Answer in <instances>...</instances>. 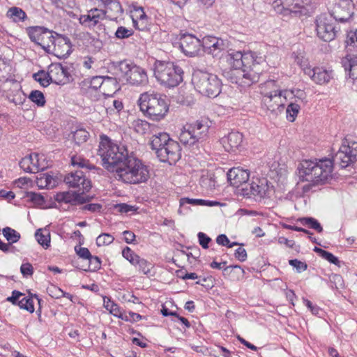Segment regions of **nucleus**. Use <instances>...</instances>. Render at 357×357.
I'll use <instances>...</instances> for the list:
<instances>
[{
    "label": "nucleus",
    "mask_w": 357,
    "mask_h": 357,
    "mask_svg": "<svg viewBox=\"0 0 357 357\" xmlns=\"http://www.w3.org/2000/svg\"><path fill=\"white\" fill-rule=\"evenodd\" d=\"M123 257L127 259L132 265L135 266V262L139 259V256L137 255L133 250L129 247L126 246L122 250Z\"/></svg>",
    "instance_id": "49"
},
{
    "label": "nucleus",
    "mask_w": 357,
    "mask_h": 357,
    "mask_svg": "<svg viewBox=\"0 0 357 357\" xmlns=\"http://www.w3.org/2000/svg\"><path fill=\"white\" fill-rule=\"evenodd\" d=\"M305 73L309 75L314 82L319 84L328 83L332 77L331 71H328L320 67L305 68Z\"/></svg>",
    "instance_id": "24"
},
{
    "label": "nucleus",
    "mask_w": 357,
    "mask_h": 357,
    "mask_svg": "<svg viewBox=\"0 0 357 357\" xmlns=\"http://www.w3.org/2000/svg\"><path fill=\"white\" fill-rule=\"evenodd\" d=\"M35 236L38 243L45 249L50 246V234L48 230L38 229L35 233Z\"/></svg>",
    "instance_id": "35"
},
{
    "label": "nucleus",
    "mask_w": 357,
    "mask_h": 357,
    "mask_svg": "<svg viewBox=\"0 0 357 357\" xmlns=\"http://www.w3.org/2000/svg\"><path fill=\"white\" fill-rule=\"evenodd\" d=\"M6 17L15 23L23 22L28 18L26 13L21 8L17 6L8 8Z\"/></svg>",
    "instance_id": "29"
},
{
    "label": "nucleus",
    "mask_w": 357,
    "mask_h": 357,
    "mask_svg": "<svg viewBox=\"0 0 357 357\" xmlns=\"http://www.w3.org/2000/svg\"><path fill=\"white\" fill-rule=\"evenodd\" d=\"M36 155H29V156L23 158L19 163L20 168L26 172L35 173L31 162L34 159H36Z\"/></svg>",
    "instance_id": "41"
},
{
    "label": "nucleus",
    "mask_w": 357,
    "mask_h": 357,
    "mask_svg": "<svg viewBox=\"0 0 357 357\" xmlns=\"http://www.w3.org/2000/svg\"><path fill=\"white\" fill-rule=\"evenodd\" d=\"M132 23L134 27L139 31H145L150 29L151 23L149 19L133 20Z\"/></svg>",
    "instance_id": "58"
},
{
    "label": "nucleus",
    "mask_w": 357,
    "mask_h": 357,
    "mask_svg": "<svg viewBox=\"0 0 357 357\" xmlns=\"http://www.w3.org/2000/svg\"><path fill=\"white\" fill-rule=\"evenodd\" d=\"M102 166L126 183H145L150 177L149 167L125 146H119L105 135L100 136L98 150Z\"/></svg>",
    "instance_id": "1"
},
{
    "label": "nucleus",
    "mask_w": 357,
    "mask_h": 357,
    "mask_svg": "<svg viewBox=\"0 0 357 357\" xmlns=\"http://www.w3.org/2000/svg\"><path fill=\"white\" fill-rule=\"evenodd\" d=\"M120 89V85L116 78L112 77H104L102 89L101 92L107 96H112Z\"/></svg>",
    "instance_id": "27"
},
{
    "label": "nucleus",
    "mask_w": 357,
    "mask_h": 357,
    "mask_svg": "<svg viewBox=\"0 0 357 357\" xmlns=\"http://www.w3.org/2000/svg\"><path fill=\"white\" fill-rule=\"evenodd\" d=\"M72 52V43L70 38L62 34L56 33V38L47 50V53L52 54L59 59L68 57Z\"/></svg>",
    "instance_id": "14"
},
{
    "label": "nucleus",
    "mask_w": 357,
    "mask_h": 357,
    "mask_svg": "<svg viewBox=\"0 0 357 357\" xmlns=\"http://www.w3.org/2000/svg\"><path fill=\"white\" fill-rule=\"evenodd\" d=\"M172 140L169 136V135L166 132H160L158 135H155L152 137V139L151 141V146L153 150L155 151L159 149L162 148L165 144H167V142Z\"/></svg>",
    "instance_id": "31"
},
{
    "label": "nucleus",
    "mask_w": 357,
    "mask_h": 357,
    "mask_svg": "<svg viewBox=\"0 0 357 357\" xmlns=\"http://www.w3.org/2000/svg\"><path fill=\"white\" fill-rule=\"evenodd\" d=\"M313 251L317 253L323 259L329 261L330 263L335 264L338 267L341 266V261L337 257L333 255L331 252H329L318 247H314Z\"/></svg>",
    "instance_id": "37"
},
{
    "label": "nucleus",
    "mask_w": 357,
    "mask_h": 357,
    "mask_svg": "<svg viewBox=\"0 0 357 357\" xmlns=\"http://www.w3.org/2000/svg\"><path fill=\"white\" fill-rule=\"evenodd\" d=\"M70 68L67 65H63L59 63H53L48 67L47 77L57 85H64L73 80L70 73Z\"/></svg>",
    "instance_id": "13"
},
{
    "label": "nucleus",
    "mask_w": 357,
    "mask_h": 357,
    "mask_svg": "<svg viewBox=\"0 0 357 357\" xmlns=\"http://www.w3.org/2000/svg\"><path fill=\"white\" fill-rule=\"evenodd\" d=\"M114 240V238L109 234L102 233L96 238V245L98 247L108 245Z\"/></svg>",
    "instance_id": "51"
},
{
    "label": "nucleus",
    "mask_w": 357,
    "mask_h": 357,
    "mask_svg": "<svg viewBox=\"0 0 357 357\" xmlns=\"http://www.w3.org/2000/svg\"><path fill=\"white\" fill-rule=\"evenodd\" d=\"M112 66L128 84L132 86H145L149 82L146 70L130 60L114 61Z\"/></svg>",
    "instance_id": "6"
},
{
    "label": "nucleus",
    "mask_w": 357,
    "mask_h": 357,
    "mask_svg": "<svg viewBox=\"0 0 357 357\" xmlns=\"http://www.w3.org/2000/svg\"><path fill=\"white\" fill-rule=\"evenodd\" d=\"M199 245L204 248L207 249L209 247V243L211 242V238L203 232H199L197 234Z\"/></svg>",
    "instance_id": "60"
},
{
    "label": "nucleus",
    "mask_w": 357,
    "mask_h": 357,
    "mask_svg": "<svg viewBox=\"0 0 357 357\" xmlns=\"http://www.w3.org/2000/svg\"><path fill=\"white\" fill-rule=\"evenodd\" d=\"M227 180L231 185L237 188V193L240 188H244L249 180L250 174L248 170L240 167H233L230 169L227 174Z\"/></svg>",
    "instance_id": "20"
},
{
    "label": "nucleus",
    "mask_w": 357,
    "mask_h": 357,
    "mask_svg": "<svg viewBox=\"0 0 357 357\" xmlns=\"http://www.w3.org/2000/svg\"><path fill=\"white\" fill-rule=\"evenodd\" d=\"M331 160L333 165H337L342 169L354 164L357 160V142L344 141Z\"/></svg>",
    "instance_id": "10"
},
{
    "label": "nucleus",
    "mask_w": 357,
    "mask_h": 357,
    "mask_svg": "<svg viewBox=\"0 0 357 357\" xmlns=\"http://www.w3.org/2000/svg\"><path fill=\"white\" fill-rule=\"evenodd\" d=\"M135 130L139 134H145L150 128V124L145 120L137 119L133 122Z\"/></svg>",
    "instance_id": "46"
},
{
    "label": "nucleus",
    "mask_w": 357,
    "mask_h": 357,
    "mask_svg": "<svg viewBox=\"0 0 357 357\" xmlns=\"http://www.w3.org/2000/svg\"><path fill=\"white\" fill-rule=\"evenodd\" d=\"M2 233L6 240L11 244L17 243L21 237L19 232L9 227L3 228Z\"/></svg>",
    "instance_id": "39"
},
{
    "label": "nucleus",
    "mask_w": 357,
    "mask_h": 357,
    "mask_svg": "<svg viewBox=\"0 0 357 357\" xmlns=\"http://www.w3.org/2000/svg\"><path fill=\"white\" fill-rule=\"evenodd\" d=\"M231 66L232 73L236 76L235 82L243 86H250L259 82L265 66V59L256 52L242 53L232 51L226 56Z\"/></svg>",
    "instance_id": "2"
},
{
    "label": "nucleus",
    "mask_w": 357,
    "mask_h": 357,
    "mask_svg": "<svg viewBox=\"0 0 357 357\" xmlns=\"http://www.w3.org/2000/svg\"><path fill=\"white\" fill-rule=\"evenodd\" d=\"M26 197L36 205L41 206L45 204V201L43 195L34 192H27Z\"/></svg>",
    "instance_id": "53"
},
{
    "label": "nucleus",
    "mask_w": 357,
    "mask_h": 357,
    "mask_svg": "<svg viewBox=\"0 0 357 357\" xmlns=\"http://www.w3.org/2000/svg\"><path fill=\"white\" fill-rule=\"evenodd\" d=\"M56 32L46 29L42 37H40L38 45L47 52V50L50 49L53 43V40L56 38Z\"/></svg>",
    "instance_id": "32"
},
{
    "label": "nucleus",
    "mask_w": 357,
    "mask_h": 357,
    "mask_svg": "<svg viewBox=\"0 0 357 357\" xmlns=\"http://www.w3.org/2000/svg\"><path fill=\"white\" fill-rule=\"evenodd\" d=\"M98 8H102L108 13V19L116 20L123 13V9L119 0H89Z\"/></svg>",
    "instance_id": "17"
},
{
    "label": "nucleus",
    "mask_w": 357,
    "mask_h": 357,
    "mask_svg": "<svg viewBox=\"0 0 357 357\" xmlns=\"http://www.w3.org/2000/svg\"><path fill=\"white\" fill-rule=\"evenodd\" d=\"M192 83L197 91L208 98H215L221 92L222 82L217 75L202 70L192 74Z\"/></svg>",
    "instance_id": "7"
},
{
    "label": "nucleus",
    "mask_w": 357,
    "mask_h": 357,
    "mask_svg": "<svg viewBox=\"0 0 357 357\" xmlns=\"http://www.w3.org/2000/svg\"><path fill=\"white\" fill-rule=\"evenodd\" d=\"M330 287L332 289H340L344 287V280L339 274H331L329 277Z\"/></svg>",
    "instance_id": "50"
},
{
    "label": "nucleus",
    "mask_w": 357,
    "mask_h": 357,
    "mask_svg": "<svg viewBox=\"0 0 357 357\" xmlns=\"http://www.w3.org/2000/svg\"><path fill=\"white\" fill-rule=\"evenodd\" d=\"M135 266H138L139 271L145 275L150 273L151 270L153 268V265L151 262L140 257L135 262Z\"/></svg>",
    "instance_id": "47"
},
{
    "label": "nucleus",
    "mask_w": 357,
    "mask_h": 357,
    "mask_svg": "<svg viewBox=\"0 0 357 357\" xmlns=\"http://www.w3.org/2000/svg\"><path fill=\"white\" fill-rule=\"evenodd\" d=\"M297 222L303 226H307L310 229H314L316 231L321 233L323 231V227L319 221L312 217L299 218Z\"/></svg>",
    "instance_id": "34"
},
{
    "label": "nucleus",
    "mask_w": 357,
    "mask_h": 357,
    "mask_svg": "<svg viewBox=\"0 0 357 357\" xmlns=\"http://www.w3.org/2000/svg\"><path fill=\"white\" fill-rule=\"evenodd\" d=\"M345 71H349V76L352 79H357V56H347L342 61Z\"/></svg>",
    "instance_id": "28"
},
{
    "label": "nucleus",
    "mask_w": 357,
    "mask_h": 357,
    "mask_svg": "<svg viewBox=\"0 0 357 357\" xmlns=\"http://www.w3.org/2000/svg\"><path fill=\"white\" fill-rule=\"evenodd\" d=\"M86 192H84L83 190L76 192L75 198V206L77 204H83L87 202H89L92 199L89 195H84Z\"/></svg>",
    "instance_id": "59"
},
{
    "label": "nucleus",
    "mask_w": 357,
    "mask_h": 357,
    "mask_svg": "<svg viewBox=\"0 0 357 357\" xmlns=\"http://www.w3.org/2000/svg\"><path fill=\"white\" fill-rule=\"evenodd\" d=\"M179 44L181 51L188 56H196L202 45L199 38L188 33L181 36Z\"/></svg>",
    "instance_id": "19"
},
{
    "label": "nucleus",
    "mask_w": 357,
    "mask_h": 357,
    "mask_svg": "<svg viewBox=\"0 0 357 357\" xmlns=\"http://www.w3.org/2000/svg\"><path fill=\"white\" fill-rule=\"evenodd\" d=\"M33 77L44 87L49 86L50 83H52V81H50L49 77H47V72L45 73L44 70H40L34 73Z\"/></svg>",
    "instance_id": "48"
},
{
    "label": "nucleus",
    "mask_w": 357,
    "mask_h": 357,
    "mask_svg": "<svg viewBox=\"0 0 357 357\" xmlns=\"http://www.w3.org/2000/svg\"><path fill=\"white\" fill-rule=\"evenodd\" d=\"M162 148L155 151L157 157L162 162L175 165L181 158V148L178 142L174 139L165 144Z\"/></svg>",
    "instance_id": "12"
},
{
    "label": "nucleus",
    "mask_w": 357,
    "mask_h": 357,
    "mask_svg": "<svg viewBox=\"0 0 357 357\" xmlns=\"http://www.w3.org/2000/svg\"><path fill=\"white\" fill-rule=\"evenodd\" d=\"M21 273L24 277L31 276L33 273V266L30 263H24L20 267Z\"/></svg>",
    "instance_id": "63"
},
{
    "label": "nucleus",
    "mask_w": 357,
    "mask_h": 357,
    "mask_svg": "<svg viewBox=\"0 0 357 357\" xmlns=\"http://www.w3.org/2000/svg\"><path fill=\"white\" fill-rule=\"evenodd\" d=\"M75 251L76 254L83 259H88L89 257H91V254L89 250L87 248L75 246Z\"/></svg>",
    "instance_id": "61"
},
{
    "label": "nucleus",
    "mask_w": 357,
    "mask_h": 357,
    "mask_svg": "<svg viewBox=\"0 0 357 357\" xmlns=\"http://www.w3.org/2000/svg\"><path fill=\"white\" fill-rule=\"evenodd\" d=\"M316 26L318 37L325 42L334 40L340 30L333 17L326 14H321L317 17Z\"/></svg>",
    "instance_id": "11"
},
{
    "label": "nucleus",
    "mask_w": 357,
    "mask_h": 357,
    "mask_svg": "<svg viewBox=\"0 0 357 357\" xmlns=\"http://www.w3.org/2000/svg\"><path fill=\"white\" fill-rule=\"evenodd\" d=\"M47 293L53 298L59 299L63 297V291L59 287L50 284L47 288Z\"/></svg>",
    "instance_id": "56"
},
{
    "label": "nucleus",
    "mask_w": 357,
    "mask_h": 357,
    "mask_svg": "<svg viewBox=\"0 0 357 357\" xmlns=\"http://www.w3.org/2000/svg\"><path fill=\"white\" fill-rule=\"evenodd\" d=\"M273 7L275 11L283 16H289L294 15L296 17H301L306 15L308 10L307 8L299 3H295L290 8H284L282 6L281 0H275L273 3Z\"/></svg>",
    "instance_id": "21"
},
{
    "label": "nucleus",
    "mask_w": 357,
    "mask_h": 357,
    "mask_svg": "<svg viewBox=\"0 0 357 357\" xmlns=\"http://www.w3.org/2000/svg\"><path fill=\"white\" fill-rule=\"evenodd\" d=\"M214 41L215 43L211 45L213 46L209 50H204V52L215 57L220 55V53L225 49L227 45L224 40L219 38H212V42Z\"/></svg>",
    "instance_id": "33"
},
{
    "label": "nucleus",
    "mask_w": 357,
    "mask_h": 357,
    "mask_svg": "<svg viewBox=\"0 0 357 357\" xmlns=\"http://www.w3.org/2000/svg\"><path fill=\"white\" fill-rule=\"evenodd\" d=\"M89 133L85 129H77L73 132V139L75 143L80 144L87 141Z\"/></svg>",
    "instance_id": "44"
},
{
    "label": "nucleus",
    "mask_w": 357,
    "mask_h": 357,
    "mask_svg": "<svg viewBox=\"0 0 357 357\" xmlns=\"http://www.w3.org/2000/svg\"><path fill=\"white\" fill-rule=\"evenodd\" d=\"M76 192L66 191L60 192L56 194L54 199L57 202H63L66 204H70L75 206V198Z\"/></svg>",
    "instance_id": "36"
},
{
    "label": "nucleus",
    "mask_w": 357,
    "mask_h": 357,
    "mask_svg": "<svg viewBox=\"0 0 357 357\" xmlns=\"http://www.w3.org/2000/svg\"><path fill=\"white\" fill-rule=\"evenodd\" d=\"M287 91L275 89L264 95L262 98L263 106L271 113L278 114L284 109V104L282 102L281 97L285 96Z\"/></svg>",
    "instance_id": "16"
},
{
    "label": "nucleus",
    "mask_w": 357,
    "mask_h": 357,
    "mask_svg": "<svg viewBox=\"0 0 357 357\" xmlns=\"http://www.w3.org/2000/svg\"><path fill=\"white\" fill-rule=\"evenodd\" d=\"M216 243L222 246H226L229 248H233L235 245H243L242 243L238 242L231 243L228 237L225 234H220L216 238Z\"/></svg>",
    "instance_id": "54"
},
{
    "label": "nucleus",
    "mask_w": 357,
    "mask_h": 357,
    "mask_svg": "<svg viewBox=\"0 0 357 357\" xmlns=\"http://www.w3.org/2000/svg\"><path fill=\"white\" fill-rule=\"evenodd\" d=\"M104 77L96 76L93 77L91 81L90 86L95 90L100 89L102 91Z\"/></svg>",
    "instance_id": "64"
},
{
    "label": "nucleus",
    "mask_w": 357,
    "mask_h": 357,
    "mask_svg": "<svg viewBox=\"0 0 357 357\" xmlns=\"http://www.w3.org/2000/svg\"><path fill=\"white\" fill-rule=\"evenodd\" d=\"M304 93L301 91H297V93L294 95V101L291 102L286 109L287 119L290 122H294L301 109V104L303 102Z\"/></svg>",
    "instance_id": "26"
},
{
    "label": "nucleus",
    "mask_w": 357,
    "mask_h": 357,
    "mask_svg": "<svg viewBox=\"0 0 357 357\" xmlns=\"http://www.w3.org/2000/svg\"><path fill=\"white\" fill-rule=\"evenodd\" d=\"M13 83V88L8 90L2 89V96L5 97L10 102H13L15 105H20L23 102V92L21 90L20 84L15 79H10Z\"/></svg>",
    "instance_id": "22"
},
{
    "label": "nucleus",
    "mask_w": 357,
    "mask_h": 357,
    "mask_svg": "<svg viewBox=\"0 0 357 357\" xmlns=\"http://www.w3.org/2000/svg\"><path fill=\"white\" fill-rule=\"evenodd\" d=\"M71 165L73 167H77L80 168H86L87 169H94L95 167L90 164L88 160L83 158L79 155H73L71 158Z\"/></svg>",
    "instance_id": "40"
},
{
    "label": "nucleus",
    "mask_w": 357,
    "mask_h": 357,
    "mask_svg": "<svg viewBox=\"0 0 357 357\" xmlns=\"http://www.w3.org/2000/svg\"><path fill=\"white\" fill-rule=\"evenodd\" d=\"M106 18H108L107 13L102 10V8L94 7L88 10L86 14L81 15L78 20L82 26L91 29Z\"/></svg>",
    "instance_id": "18"
},
{
    "label": "nucleus",
    "mask_w": 357,
    "mask_h": 357,
    "mask_svg": "<svg viewBox=\"0 0 357 357\" xmlns=\"http://www.w3.org/2000/svg\"><path fill=\"white\" fill-rule=\"evenodd\" d=\"M209 127L208 122L203 119L186 124L179 134V140L185 146L197 148L206 139Z\"/></svg>",
    "instance_id": "8"
},
{
    "label": "nucleus",
    "mask_w": 357,
    "mask_h": 357,
    "mask_svg": "<svg viewBox=\"0 0 357 357\" xmlns=\"http://www.w3.org/2000/svg\"><path fill=\"white\" fill-rule=\"evenodd\" d=\"M120 316V319L128 322H137L142 319V316L138 313H135L133 312H129L126 313V312H123L121 315Z\"/></svg>",
    "instance_id": "55"
},
{
    "label": "nucleus",
    "mask_w": 357,
    "mask_h": 357,
    "mask_svg": "<svg viewBox=\"0 0 357 357\" xmlns=\"http://www.w3.org/2000/svg\"><path fill=\"white\" fill-rule=\"evenodd\" d=\"M29 98L38 107H43L46 102L44 94L38 90L32 91Z\"/></svg>",
    "instance_id": "43"
},
{
    "label": "nucleus",
    "mask_w": 357,
    "mask_h": 357,
    "mask_svg": "<svg viewBox=\"0 0 357 357\" xmlns=\"http://www.w3.org/2000/svg\"><path fill=\"white\" fill-rule=\"evenodd\" d=\"M273 192V185L266 178H257L244 188H240L238 195L258 200L271 197Z\"/></svg>",
    "instance_id": "9"
},
{
    "label": "nucleus",
    "mask_w": 357,
    "mask_h": 357,
    "mask_svg": "<svg viewBox=\"0 0 357 357\" xmlns=\"http://www.w3.org/2000/svg\"><path fill=\"white\" fill-rule=\"evenodd\" d=\"M89 264L87 268H82L84 271H96L101 267V260L97 256L91 255L88 259Z\"/></svg>",
    "instance_id": "45"
},
{
    "label": "nucleus",
    "mask_w": 357,
    "mask_h": 357,
    "mask_svg": "<svg viewBox=\"0 0 357 357\" xmlns=\"http://www.w3.org/2000/svg\"><path fill=\"white\" fill-rule=\"evenodd\" d=\"M46 29L44 26H36L27 28L26 31L31 40L38 45Z\"/></svg>",
    "instance_id": "38"
},
{
    "label": "nucleus",
    "mask_w": 357,
    "mask_h": 357,
    "mask_svg": "<svg viewBox=\"0 0 357 357\" xmlns=\"http://www.w3.org/2000/svg\"><path fill=\"white\" fill-rule=\"evenodd\" d=\"M345 43L347 47H351L352 48L357 47V29L354 31L351 30L347 32Z\"/></svg>",
    "instance_id": "57"
},
{
    "label": "nucleus",
    "mask_w": 357,
    "mask_h": 357,
    "mask_svg": "<svg viewBox=\"0 0 357 357\" xmlns=\"http://www.w3.org/2000/svg\"><path fill=\"white\" fill-rule=\"evenodd\" d=\"M134 31L132 29H128L125 26H119L114 33V36L118 39H126L132 36Z\"/></svg>",
    "instance_id": "52"
},
{
    "label": "nucleus",
    "mask_w": 357,
    "mask_h": 357,
    "mask_svg": "<svg viewBox=\"0 0 357 357\" xmlns=\"http://www.w3.org/2000/svg\"><path fill=\"white\" fill-rule=\"evenodd\" d=\"M289 264L296 268L298 273L305 271L307 268V265L306 263L296 259H290L289 261Z\"/></svg>",
    "instance_id": "62"
},
{
    "label": "nucleus",
    "mask_w": 357,
    "mask_h": 357,
    "mask_svg": "<svg viewBox=\"0 0 357 357\" xmlns=\"http://www.w3.org/2000/svg\"><path fill=\"white\" fill-rule=\"evenodd\" d=\"M104 307L114 317L120 319L119 315L122 314L123 311H121L119 306L114 301H111L109 298L105 301V298H104Z\"/></svg>",
    "instance_id": "42"
},
{
    "label": "nucleus",
    "mask_w": 357,
    "mask_h": 357,
    "mask_svg": "<svg viewBox=\"0 0 357 357\" xmlns=\"http://www.w3.org/2000/svg\"><path fill=\"white\" fill-rule=\"evenodd\" d=\"M140 110L145 116L154 121L163 119L169 111L167 96L160 93L146 92L140 95L138 100Z\"/></svg>",
    "instance_id": "4"
},
{
    "label": "nucleus",
    "mask_w": 357,
    "mask_h": 357,
    "mask_svg": "<svg viewBox=\"0 0 357 357\" xmlns=\"http://www.w3.org/2000/svg\"><path fill=\"white\" fill-rule=\"evenodd\" d=\"M243 134L238 131H231L227 136L222 138L221 143L227 151H235L242 144Z\"/></svg>",
    "instance_id": "23"
},
{
    "label": "nucleus",
    "mask_w": 357,
    "mask_h": 357,
    "mask_svg": "<svg viewBox=\"0 0 357 357\" xmlns=\"http://www.w3.org/2000/svg\"><path fill=\"white\" fill-rule=\"evenodd\" d=\"M63 181L69 188H78L79 192L83 190L84 192H88L91 188V180L87 178L81 170L68 174Z\"/></svg>",
    "instance_id": "15"
},
{
    "label": "nucleus",
    "mask_w": 357,
    "mask_h": 357,
    "mask_svg": "<svg viewBox=\"0 0 357 357\" xmlns=\"http://www.w3.org/2000/svg\"><path fill=\"white\" fill-rule=\"evenodd\" d=\"M340 3L339 1L335 5L328 16H332L337 22H347L352 17L354 13L351 10L350 6H342Z\"/></svg>",
    "instance_id": "25"
},
{
    "label": "nucleus",
    "mask_w": 357,
    "mask_h": 357,
    "mask_svg": "<svg viewBox=\"0 0 357 357\" xmlns=\"http://www.w3.org/2000/svg\"><path fill=\"white\" fill-rule=\"evenodd\" d=\"M333 169L332 160L328 158L319 161L305 160L298 167L300 180L312 183L313 185L328 182L332 178Z\"/></svg>",
    "instance_id": "3"
},
{
    "label": "nucleus",
    "mask_w": 357,
    "mask_h": 357,
    "mask_svg": "<svg viewBox=\"0 0 357 357\" xmlns=\"http://www.w3.org/2000/svg\"><path fill=\"white\" fill-rule=\"evenodd\" d=\"M154 76L161 85L173 88L183 82V70L174 62L156 61L154 63Z\"/></svg>",
    "instance_id": "5"
},
{
    "label": "nucleus",
    "mask_w": 357,
    "mask_h": 357,
    "mask_svg": "<svg viewBox=\"0 0 357 357\" xmlns=\"http://www.w3.org/2000/svg\"><path fill=\"white\" fill-rule=\"evenodd\" d=\"M33 298H36L39 304V309L38 312H40V302L42 300L38 297L37 294H31L29 297H24L18 302V305L20 308L27 310L28 312L33 313L34 312V304Z\"/></svg>",
    "instance_id": "30"
}]
</instances>
